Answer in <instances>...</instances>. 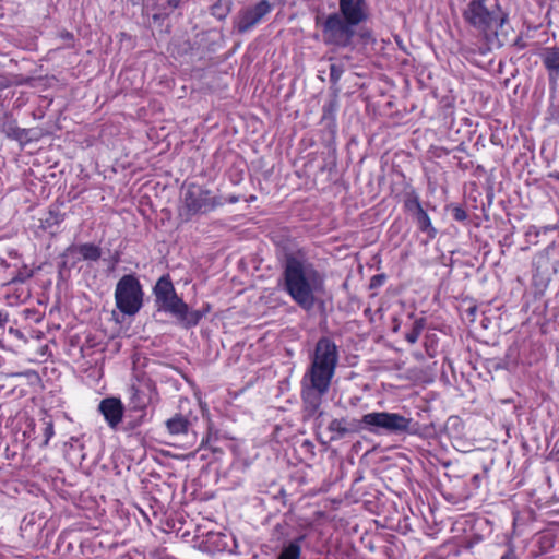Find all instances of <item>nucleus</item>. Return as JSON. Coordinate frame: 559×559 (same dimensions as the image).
Instances as JSON below:
<instances>
[{
  "label": "nucleus",
  "instance_id": "28",
  "mask_svg": "<svg viewBox=\"0 0 559 559\" xmlns=\"http://www.w3.org/2000/svg\"><path fill=\"white\" fill-rule=\"evenodd\" d=\"M8 322V314L0 311V328H3Z\"/></svg>",
  "mask_w": 559,
  "mask_h": 559
},
{
  "label": "nucleus",
  "instance_id": "32",
  "mask_svg": "<svg viewBox=\"0 0 559 559\" xmlns=\"http://www.w3.org/2000/svg\"><path fill=\"white\" fill-rule=\"evenodd\" d=\"M478 479H479V476H478V475H475V476L473 477V480H474V481H478Z\"/></svg>",
  "mask_w": 559,
  "mask_h": 559
},
{
  "label": "nucleus",
  "instance_id": "8",
  "mask_svg": "<svg viewBox=\"0 0 559 559\" xmlns=\"http://www.w3.org/2000/svg\"><path fill=\"white\" fill-rule=\"evenodd\" d=\"M182 200L189 214L205 213L213 209L210 192L198 185H189Z\"/></svg>",
  "mask_w": 559,
  "mask_h": 559
},
{
  "label": "nucleus",
  "instance_id": "4",
  "mask_svg": "<svg viewBox=\"0 0 559 559\" xmlns=\"http://www.w3.org/2000/svg\"><path fill=\"white\" fill-rule=\"evenodd\" d=\"M154 294L159 310L169 312L177 319L179 325L185 329L195 326L202 319V312L191 310L189 306L177 295L168 276H162L155 287Z\"/></svg>",
  "mask_w": 559,
  "mask_h": 559
},
{
  "label": "nucleus",
  "instance_id": "24",
  "mask_svg": "<svg viewBox=\"0 0 559 559\" xmlns=\"http://www.w3.org/2000/svg\"><path fill=\"white\" fill-rule=\"evenodd\" d=\"M44 424H45V431H44L45 441H44V444L47 445L49 440L51 439V437L55 435V430H53V424H52L51 420H45Z\"/></svg>",
  "mask_w": 559,
  "mask_h": 559
},
{
  "label": "nucleus",
  "instance_id": "1",
  "mask_svg": "<svg viewBox=\"0 0 559 559\" xmlns=\"http://www.w3.org/2000/svg\"><path fill=\"white\" fill-rule=\"evenodd\" d=\"M338 364V348L329 337H321L310 355V365L301 380L305 408L316 413L328 393Z\"/></svg>",
  "mask_w": 559,
  "mask_h": 559
},
{
  "label": "nucleus",
  "instance_id": "22",
  "mask_svg": "<svg viewBox=\"0 0 559 559\" xmlns=\"http://www.w3.org/2000/svg\"><path fill=\"white\" fill-rule=\"evenodd\" d=\"M34 275V271L27 265L22 266L16 275L11 280L12 283H24Z\"/></svg>",
  "mask_w": 559,
  "mask_h": 559
},
{
  "label": "nucleus",
  "instance_id": "19",
  "mask_svg": "<svg viewBox=\"0 0 559 559\" xmlns=\"http://www.w3.org/2000/svg\"><path fill=\"white\" fill-rule=\"evenodd\" d=\"M423 330H424V320L423 319L416 320L413 323L411 331L405 334V340L409 344H415L418 341Z\"/></svg>",
  "mask_w": 559,
  "mask_h": 559
},
{
  "label": "nucleus",
  "instance_id": "9",
  "mask_svg": "<svg viewBox=\"0 0 559 559\" xmlns=\"http://www.w3.org/2000/svg\"><path fill=\"white\" fill-rule=\"evenodd\" d=\"M340 15L355 26L367 21L369 16L366 0H340Z\"/></svg>",
  "mask_w": 559,
  "mask_h": 559
},
{
  "label": "nucleus",
  "instance_id": "7",
  "mask_svg": "<svg viewBox=\"0 0 559 559\" xmlns=\"http://www.w3.org/2000/svg\"><path fill=\"white\" fill-rule=\"evenodd\" d=\"M354 27L338 13H331L322 24L323 41L326 45L347 47L355 36Z\"/></svg>",
  "mask_w": 559,
  "mask_h": 559
},
{
  "label": "nucleus",
  "instance_id": "34",
  "mask_svg": "<svg viewBox=\"0 0 559 559\" xmlns=\"http://www.w3.org/2000/svg\"><path fill=\"white\" fill-rule=\"evenodd\" d=\"M471 313H473L475 311V307L471 308Z\"/></svg>",
  "mask_w": 559,
  "mask_h": 559
},
{
  "label": "nucleus",
  "instance_id": "18",
  "mask_svg": "<svg viewBox=\"0 0 559 559\" xmlns=\"http://www.w3.org/2000/svg\"><path fill=\"white\" fill-rule=\"evenodd\" d=\"M404 209L412 216L424 210L419 197L415 191H411L406 194L404 200Z\"/></svg>",
  "mask_w": 559,
  "mask_h": 559
},
{
  "label": "nucleus",
  "instance_id": "20",
  "mask_svg": "<svg viewBox=\"0 0 559 559\" xmlns=\"http://www.w3.org/2000/svg\"><path fill=\"white\" fill-rule=\"evenodd\" d=\"M132 392L131 404L133 405V408L140 412H145L147 401H145V399L141 395V391L134 385L132 386Z\"/></svg>",
  "mask_w": 559,
  "mask_h": 559
},
{
  "label": "nucleus",
  "instance_id": "15",
  "mask_svg": "<svg viewBox=\"0 0 559 559\" xmlns=\"http://www.w3.org/2000/svg\"><path fill=\"white\" fill-rule=\"evenodd\" d=\"M306 535H300L288 545L284 546L277 559H300L301 543L305 540Z\"/></svg>",
  "mask_w": 559,
  "mask_h": 559
},
{
  "label": "nucleus",
  "instance_id": "25",
  "mask_svg": "<svg viewBox=\"0 0 559 559\" xmlns=\"http://www.w3.org/2000/svg\"><path fill=\"white\" fill-rule=\"evenodd\" d=\"M453 218L459 222H463L467 218L466 212L462 207H454L452 212Z\"/></svg>",
  "mask_w": 559,
  "mask_h": 559
},
{
  "label": "nucleus",
  "instance_id": "26",
  "mask_svg": "<svg viewBox=\"0 0 559 559\" xmlns=\"http://www.w3.org/2000/svg\"><path fill=\"white\" fill-rule=\"evenodd\" d=\"M145 416H146V413L145 412H141V414L139 415V417L135 420L128 421L127 428L128 429H135L136 427H139L144 421Z\"/></svg>",
  "mask_w": 559,
  "mask_h": 559
},
{
  "label": "nucleus",
  "instance_id": "23",
  "mask_svg": "<svg viewBox=\"0 0 559 559\" xmlns=\"http://www.w3.org/2000/svg\"><path fill=\"white\" fill-rule=\"evenodd\" d=\"M343 74V68L340 64L332 63L330 66V79L333 83H336Z\"/></svg>",
  "mask_w": 559,
  "mask_h": 559
},
{
  "label": "nucleus",
  "instance_id": "29",
  "mask_svg": "<svg viewBox=\"0 0 559 559\" xmlns=\"http://www.w3.org/2000/svg\"><path fill=\"white\" fill-rule=\"evenodd\" d=\"M180 0H167V4L171 9H177L180 5Z\"/></svg>",
  "mask_w": 559,
  "mask_h": 559
},
{
  "label": "nucleus",
  "instance_id": "21",
  "mask_svg": "<svg viewBox=\"0 0 559 559\" xmlns=\"http://www.w3.org/2000/svg\"><path fill=\"white\" fill-rule=\"evenodd\" d=\"M329 430L331 432H335L337 433V436L340 438L344 437L346 433H348V429L345 425V420L344 419H333L330 424H329Z\"/></svg>",
  "mask_w": 559,
  "mask_h": 559
},
{
  "label": "nucleus",
  "instance_id": "11",
  "mask_svg": "<svg viewBox=\"0 0 559 559\" xmlns=\"http://www.w3.org/2000/svg\"><path fill=\"white\" fill-rule=\"evenodd\" d=\"M64 257H72L73 264L80 259L87 261H97L102 255V250L93 243H83L80 246H71L63 253Z\"/></svg>",
  "mask_w": 559,
  "mask_h": 559
},
{
  "label": "nucleus",
  "instance_id": "6",
  "mask_svg": "<svg viewBox=\"0 0 559 559\" xmlns=\"http://www.w3.org/2000/svg\"><path fill=\"white\" fill-rule=\"evenodd\" d=\"M115 300L117 308L124 314L138 313L143 305V290L139 280L132 275H123L116 285Z\"/></svg>",
  "mask_w": 559,
  "mask_h": 559
},
{
  "label": "nucleus",
  "instance_id": "16",
  "mask_svg": "<svg viewBox=\"0 0 559 559\" xmlns=\"http://www.w3.org/2000/svg\"><path fill=\"white\" fill-rule=\"evenodd\" d=\"M0 129L8 138L15 140L25 135V129H20L16 121L9 116H4L0 119Z\"/></svg>",
  "mask_w": 559,
  "mask_h": 559
},
{
  "label": "nucleus",
  "instance_id": "5",
  "mask_svg": "<svg viewBox=\"0 0 559 559\" xmlns=\"http://www.w3.org/2000/svg\"><path fill=\"white\" fill-rule=\"evenodd\" d=\"M362 428L371 433H417L415 424L409 417H405L399 413L390 412H371L361 417L360 420Z\"/></svg>",
  "mask_w": 559,
  "mask_h": 559
},
{
  "label": "nucleus",
  "instance_id": "13",
  "mask_svg": "<svg viewBox=\"0 0 559 559\" xmlns=\"http://www.w3.org/2000/svg\"><path fill=\"white\" fill-rule=\"evenodd\" d=\"M170 435H186L190 427V421L181 414H176L165 423Z\"/></svg>",
  "mask_w": 559,
  "mask_h": 559
},
{
  "label": "nucleus",
  "instance_id": "17",
  "mask_svg": "<svg viewBox=\"0 0 559 559\" xmlns=\"http://www.w3.org/2000/svg\"><path fill=\"white\" fill-rule=\"evenodd\" d=\"M543 63L549 72H559V48L548 47L542 53Z\"/></svg>",
  "mask_w": 559,
  "mask_h": 559
},
{
  "label": "nucleus",
  "instance_id": "3",
  "mask_svg": "<svg viewBox=\"0 0 559 559\" xmlns=\"http://www.w3.org/2000/svg\"><path fill=\"white\" fill-rule=\"evenodd\" d=\"M466 23L485 37L498 36L508 20L497 0H469L463 11Z\"/></svg>",
  "mask_w": 559,
  "mask_h": 559
},
{
  "label": "nucleus",
  "instance_id": "30",
  "mask_svg": "<svg viewBox=\"0 0 559 559\" xmlns=\"http://www.w3.org/2000/svg\"><path fill=\"white\" fill-rule=\"evenodd\" d=\"M237 28L239 32H245V21L243 20H239L238 23H237Z\"/></svg>",
  "mask_w": 559,
  "mask_h": 559
},
{
  "label": "nucleus",
  "instance_id": "2",
  "mask_svg": "<svg viewBox=\"0 0 559 559\" xmlns=\"http://www.w3.org/2000/svg\"><path fill=\"white\" fill-rule=\"evenodd\" d=\"M284 289L304 310L313 309L317 295L323 293L324 276L305 257L287 254L284 264Z\"/></svg>",
  "mask_w": 559,
  "mask_h": 559
},
{
  "label": "nucleus",
  "instance_id": "33",
  "mask_svg": "<svg viewBox=\"0 0 559 559\" xmlns=\"http://www.w3.org/2000/svg\"><path fill=\"white\" fill-rule=\"evenodd\" d=\"M230 201L236 202V201H238V198H231Z\"/></svg>",
  "mask_w": 559,
  "mask_h": 559
},
{
  "label": "nucleus",
  "instance_id": "14",
  "mask_svg": "<svg viewBox=\"0 0 559 559\" xmlns=\"http://www.w3.org/2000/svg\"><path fill=\"white\" fill-rule=\"evenodd\" d=\"M413 217L416 221V224H417V227H418L419 231L426 234L429 240H432V239L436 238L438 231L433 227V225L431 223V219H430L428 213L425 210L420 211L419 213H417Z\"/></svg>",
  "mask_w": 559,
  "mask_h": 559
},
{
  "label": "nucleus",
  "instance_id": "12",
  "mask_svg": "<svg viewBox=\"0 0 559 559\" xmlns=\"http://www.w3.org/2000/svg\"><path fill=\"white\" fill-rule=\"evenodd\" d=\"M270 11L271 4L267 0H261L253 9L247 10V28L258 24Z\"/></svg>",
  "mask_w": 559,
  "mask_h": 559
},
{
  "label": "nucleus",
  "instance_id": "10",
  "mask_svg": "<svg viewBox=\"0 0 559 559\" xmlns=\"http://www.w3.org/2000/svg\"><path fill=\"white\" fill-rule=\"evenodd\" d=\"M98 408L109 427L115 429L121 423L124 407L119 399H105L100 402Z\"/></svg>",
  "mask_w": 559,
  "mask_h": 559
},
{
  "label": "nucleus",
  "instance_id": "31",
  "mask_svg": "<svg viewBox=\"0 0 559 559\" xmlns=\"http://www.w3.org/2000/svg\"><path fill=\"white\" fill-rule=\"evenodd\" d=\"M254 200H255L254 195H250V198H247V202H251V201H254Z\"/></svg>",
  "mask_w": 559,
  "mask_h": 559
},
{
  "label": "nucleus",
  "instance_id": "27",
  "mask_svg": "<svg viewBox=\"0 0 559 559\" xmlns=\"http://www.w3.org/2000/svg\"><path fill=\"white\" fill-rule=\"evenodd\" d=\"M501 559H518V558H516V555H515L514 550L513 549H509L508 551H506L503 554Z\"/></svg>",
  "mask_w": 559,
  "mask_h": 559
}]
</instances>
